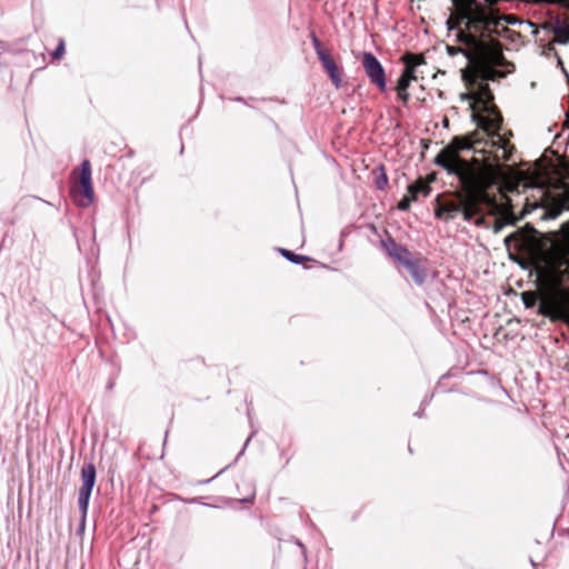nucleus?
Here are the masks:
<instances>
[{"instance_id": "nucleus-22", "label": "nucleus", "mask_w": 569, "mask_h": 569, "mask_svg": "<svg viewBox=\"0 0 569 569\" xmlns=\"http://www.w3.org/2000/svg\"><path fill=\"white\" fill-rule=\"evenodd\" d=\"M397 92V97H398V100L403 104V106H407L408 102H409V99H410V94L408 92V90H403V91H396Z\"/></svg>"}, {"instance_id": "nucleus-15", "label": "nucleus", "mask_w": 569, "mask_h": 569, "mask_svg": "<svg viewBox=\"0 0 569 569\" xmlns=\"http://www.w3.org/2000/svg\"><path fill=\"white\" fill-rule=\"evenodd\" d=\"M373 177V184L378 190H385V188L388 186V174L386 167L380 163L377 168L372 171Z\"/></svg>"}, {"instance_id": "nucleus-13", "label": "nucleus", "mask_w": 569, "mask_h": 569, "mask_svg": "<svg viewBox=\"0 0 569 569\" xmlns=\"http://www.w3.org/2000/svg\"><path fill=\"white\" fill-rule=\"evenodd\" d=\"M407 190L408 193L412 197L413 201H418L420 196H429V193L431 192V187L422 179H418L409 183Z\"/></svg>"}, {"instance_id": "nucleus-11", "label": "nucleus", "mask_w": 569, "mask_h": 569, "mask_svg": "<svg viewBox=\"0 0 569 569\" xmlns=\"http://www.w3.org/2000/svg\"><path fill=\"white\" fill-rule=\"evenodd\" d=\"M462 368L453 367L443 373L435 389V392H452L459 391L461 386Z\"/></svg>"}, {"instance_id": "nucleus-3", "label": "nucleus", "mask_w": 569, "mask_h": 569, "mask_svg": "<svg viewBox=\"0 0 569 569\" xmlns=\"http://www.w3.org/2000/svg\"><path fill=\"white\" fill-rule=\"evenodd\" d=\"M385 233L386 237L379 241L381 251L387 258L402 266L417 286H423L428 278V270L423 261L416 258L406 246L398 243L387 230Z\"/></svg>"}, {"instance_id": "nucleus-16", "label": "nucleus", "mask_w": 569, "mask_h": 569, "mask_svg": "<svg viewBox=\"0 0 569 569\" xmlns=\"http://www.w3.org/2000/svg\"><path fill=\"white\" fill-rule=\"evenodd\" d=\"M569 209V197L561 198L548 209L545 217L556 219L563 210Z\"/></svg>"}, {"instance_id": "nucleus-5", "label": "nucleus", "mask_w": 569, "mask_h": 569, "mask_svg": "<svg viewBox=\"0 0 569 569\" xmlns=\"http://www.w3.org/2000/svg\"><path fill=\"white\" fill-rule=\"evenodd\" d=\"M81 486L78 491V508L81 515L79 531L84 530L89 503L97 480V468L93 462H86L80 472Z\"/></svg>"}, {"instance_id": "nucleus-2", "label": "nucleus", "mask_w": 569, "mask_h": 569, "mask_svg": "<svg viewBox=\"0 0 569 569\" xmlns=\"http://www.w3.org/2000/svg\"><path fill=\"white\" fill-rule=\"evenodd\" d=\"M435 163L457 180L456 192H442L436 199L435 217L447 224L462 214V136H455L435 157Z\"/></svg>"}, {"instance_id": "nucleus-26", "label": "nucleus", "mask_w": 569, "mask_h": 569, "mask_svg": "<svg viewBox=\"0 0 569 569\" xmlns=\"http://www.w3.org/2000/svg\"><path fill=\"white\" fill-rule=\"evenodd\" d=\"M432 398H433V392H432V393H430V395H426V396H425V398L422 399V401H421L420 406H421V407H423V408H426V407L430 403V401L432 400Z\"/></svg>"}, {"instance_id": "nucleus-17", "label": "nucleus", "mask_w": 569, "mask_h": 569, "mask_svg": "<svg viewBox=\"0 0 569 569\" xmlns=\"http://www.w3.org/2000/svg\"><path fill=\"white\" fill-rule=\"evenodd\" d=\"M278 251L286 260L295 264H302L303 262L311 260L310 257L296 253L289 249L278 248Z\"/></svg>"}, {"instance_id": "nucleus-28", "label": "nucleus", "mask_w": 569, "mask_h": 569, "mask_svg": "<svg viewBox=\"0 0 569 569\" xmlns=\"http://www.w3.org/2000/svg\"><path fill=\"white\" fill-rule=\"evenodd\" d=\"M232 101L241 102L250 107V104L247 102V100L243 97H234L231 99Z\"/></svg>"}, {"instance_id": "nucleus-9", "label": "nucleus", "mask_w": 569, "mask_h": 569, "mask_svg": "<svg viewBox=\"0 0 569 569\" xmlns=\"http://www.w3.org/2000/svg\"><path fill=\"white\" fill-rule=\"evenodd\" d=\"M361 63L370 83L379 91L385 92L387 90V77L379 59L372 52L363 51L361 53Z\"/></svg>"}, {"instance_id": "nucleus-8", "label": "nucleus", "mask_w": 569, "mask_h": 569, "mask_svg": "<svg viewBox=\"0 0 569 569\" xmlns=\"http://www.w3.org/2000/svg\"><path fill=\"white\" fill-rule=\"evenodd\" d=\"M309 38L328 78L331 80L336 88H340L342 84V68L338 66L332 54L323 48L321 41L315 32H311Z\"/></svg>"}, {"instance_id": "nucleus-12", "label": "nucleus", "mask_w": 569, "mask_h": 569, "mask_svg": "<svg viewBox=\"0 0 569 569\" xmlns=\"http://www.w3.org/2000/svg\"><path fill=\"white\" fill-rule=\"evenodd\" d=\"M412 64H410L409 67H403L402 68V71H401V74L400 77L398 78L397 80V84H396V88L395 90L396 91H403V90H408V88L410 87L411 82L412 81H416V76H415V72H416V67H411Z\"/></svg>"}, {"instance_id": "nucleus-14", "label": "nucleus", "mask_w": 569, "mask_h": 569, "mask_svg": "<svg viewBox=\"0 0 569 569\" xmlns=\"http://www.w3.org/2000/svg\"><path fill=\"white\" fill-rule=\"evenodd\" d=\"M401 60L403 62V67H409L410 64H412V66L415 64V67L417 69L415 72V76H416V81H418V79L420 78V74H422L421 68L427 67L425 59L415 53L407 52L402 56Z\"/></svg>"}, {"instance_id": "nucleus-7", "label": "nucleus", "mask_w": 569, "mask_h": 569, "mask_svg": "<svg viewBox=\"0 0 569 569\" xmlns=\"http://www.w3.org/2000/svg\"><path fill=\"white\" fill-rule=\"evenodd\" d=\"M452 9L450 16L446 20L448 29V38H452L457 46L446 44L447 53L455 57L462 53V0H451Z\"/></svg>"}, {"instance_id": "nucleus-32", "label": "nucleus", "mask_w": 569, "mask_h": 569, "mask_svg": "<svg viewBox=\"0 0 569 569\" xmlns=\"http://www.w3.org/2000/svg\"><path fill=\"white\" fill-rule=\"evenodd\" d=\"M452 327H453V333L457 335V328H456V323L452 322Z\"/></svg>"}, {"instance_id": "nucleus-31", "label": "nucleus", "mask_w": 569, "mask_h": 569, "mask_svg": "<svg viewBox=\"0 0 569 569\" xmlns=\"http://www.w3.org/2000/svg\"><path fill=\"white\" fill-rule=\"evenodd\" d=\"M451 110L455 112V114H458V108L457 107H452Z\"/></svg>"}, {"instance_id": "nucleus-29", "label": "nucleus", "mask_w": 569, "mask_h": 569, "mask_svg": "<svg viewBox=\"0 0 569 569\" xmlns=\"http://www.w3.org/2000/svg\"><path fill=\"white\" fill-rule=\"evenodd\" d=\"M528 297H529V293H523V301H525L527 307H530L531 302H530V300H528Z\"/></svg>"}, {"instance_id": "nucleus-34", "label": "nucleus", "mask_w": 569, "mask_h": 569, "mask_svg": "<svg viewBox=\"0 0 569 569\" xmlns=\"http://www.w3.org/2000/svg\"><path fill=\"white\" fill-rule=\"evenodd\" d=\"M460 78L462 79V69H459Z\"/></svg>"}, {"instance_id": "nucleus-25", "label": "nucleus", "mask_w": 569, "mask_h": 569, "mask_svg": "<svg viewBox=\"0 0 569 569\" xmlns=\"http://www.w3.org/2000/svg\"><path fill=\"white\" fill-rule=\"evenodd\" d=\"M201 500H202V497H194V498H190V499H184L183 501L187 503H201V505L211 507V505L204 503Z\"/></svg>"}, {"instance_id": "nucleus-19", "label": "nucleus", "mask_w": 569, "mask_h": 569, "mask_svg": "<svg viewBox=\"0 0 569 569\" xmlns=\"http://www.w3.org/2000/svg\"><path fill=\"white\" fill-rule=\"evenodd\" d=\"M256 433H257V430H252V431H251V433H250V435H249V437L247 438V440H246V442H244L243 447L241 448V450L239 451V453L237 455V457L234 458V460H233L230 465H228L226 468L221 469V470L216 475V477H217V476H219L220 473H222L227 468H229L230 466L234 465V463L239 460V458L244 453V451H246V449H247V447H248V443H249V442H250V440L256 436Z\"/></svg>"}, {"instance_id": "nucleus-30", "label": "nucleus", "mask_w": 569, "mask_h": 569, "mask_svg": "<svg viewBox=\"0 0 569 569\" xmlns=\"http://www.w3.org/2000/svg\"><path fill=\"white\" fill-rule=\"evenodd\" d=\"M442 123H443V127L448 128L449 127V119H448V116H445L443 119H442Z\"/></svg>"}, {"instance_id": "nucleus-21", "label": "nucleus", "mask_w": 569, "mask_h": 569, "mask_svg": "<svg viewBox=\"0 0 569 569\" xmlns=\"http://www.w3.org/2000/svg\"><path fill=\"white\" fill-rule=\"evenodd\" d=\"M64 51H66L64 41L60 40L59 43L57 44L56 49L51 53L52 60H58V59L62 58V56L64 54Z\"/></svg>"}, {"instance_id": "nucleus-23", "label": "nucleus", "mask_w": 569, "mask_h": 569, "mask_svg": "<svg viewBox=\"0 0 569 569\" xmlns=\"http://www.w3.org/2000/svg\"><path fill=\"white\" fill-rule=\"evenodd\" d=\"M555 32L558 36H563L566 38V40H569V26H558L555 29Z\"/></svg>"}, {"instance_id": "nucleus-18", "label": "nucleus", "mask_w": 569, "mask_h": 569, "mask_svg": "<svg viewBox=\"0 0 569 569\" xmlns=\"http://www.w3.org/2000/svg\"><path fill=\"white\" fill-rule=\"evenodd\" d=\"M246 497L233 500L234 502L241 503V505H251L254 501L256 498V487L252 482H246Z\"/></svg>"}, {"instance_id": "nucleus-20", "label": "nucleus", "mask_w": 569, "mask_h": 569, "mask_svg": "<svg viewBox=\"0 0 569 569\" xmlns=\"http://www.w3.org/2000/svg\"><path fill=\"white\" fill-rule=\"evenodd\" d=\"M413 201L410 194L403 196L397 203V209L400 211H409L411 202Z\"/></svg>"}, {"instance_id": "nucleus-27", "label": "nucleus", "mask_w": 569, "mask_h": 569, "mask_svg": "<svg viewBox=\"0 0 569 569\" xmlns=\"http://www.w3.org/2000/svg\"><path fill=\"white\" fill-rule=\"evenodd\" d=\"M425 410H426V408H423V407H421V406H420V408L418 409V411H416V412H415V416H416L417 418H422V417H425Z\"/></svg>"}, {"instance_id": "nucleus-24", "label": "nucleus", "mask_w": 569, "mask_h": 569, "mask_svg": "<svg viewBox=\"0 0 569 569\" xmlns=\"http://www.w3.org/2000/svg\"><path fill=\"white\" fill-rule=\"evenodd\" d=\"M295 543L301 549V553H302V557L305 559V561H307V548L306 546L301 542V540L295 538Z\"/></svg>"}, {"instance_id": "nucleus-6", "label": "nucleus", "mask_w": 569, "mask_h": 569, "mask_svg": "<svg viewBox=\"0 0 569 569\" xmlns=\"http://www.w3.org/2000/svg\"><path fill=\"white\" fill-rule=\"evenodd\" d=\"M568 299L569 296L565 291L550 289L540 296L539 312L550 318H569Z\"/></svg>"}, {"instance_id": "nucleus-33", "label": "nucleus", "mask_w": 569, "mask_h": 569, "mask_svg": "<svg viewBox=\"0 0 569 569\" xmlns=\"http://www.w3.org/2000/svg\"><path fill=\"white\" fill-rule=\"evenodd\" d=\"M34 199H36V200H40V198H39V197H34ZM41 201H42V199H41ZM43 202H44V200H43ZM46 203L51 204V203H50V202H48V201H46Z\"/></svg>"}, {"instance_id": "nucleus-4", "label": "nucleus", "mask_w": 569, "mask_h": 569, "mask_svg": "<svg viewBox=\"0 0 569 569\" xmlns=\"http://www.w3.org/2000/svg\"><path fill=\"white\" fill-rule=\"evenodd\" d=\"M71 197L80 208H88L94 201L91 163L83 159L78 168V182L71 188Z\"/></svg>"}, {"instance_id": "nucleus-1", "label": "nucleus", "mask_w": 569, "mask_h": 569, "mask_svg": "<svg viewBox=\"0 0 569 569\" xmlns=\"http://www.w3.org/2000/svg\"><path fill=\"white\" fill-rule=\"evenodd\" d=\"M497 0H465V102L476 130L465 134V220L482 207L490 209L493 198L488 189L500 174L499 160H508V140L499 133L501 117L492 104L487 80L501 73L503 56L489 33L500 18L493 10Z\"/></svg>"}, {"instance_id": "nucleus-10", "label": "nucleus", "mask_w": 569, "mask_h": 569, "mask_svg": "<svg viewBox=\"0 0 569 569\" xmlns=\"http://www.w3.org/2000/svg\"><path fill=\"white\" fill-rule=\"evenodd\" d=\"M548 264L552 273H562L569 270V240L553 248Z\"/></svg>"}]
</instances>
